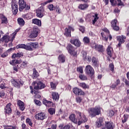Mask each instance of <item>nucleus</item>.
<instances>
[{
  "label": "nucleus",
  "instance_id": "obj_1",
  "mask_svg": "<svg viewBox=\"0 0 129 129\" xmlns=\"http://www.w3.org/2000/svg\"><path fill=\"white\" fill-rule=\"evenodd\" d=\"M76 115L77 116V119L75 118V114H71L69 118L71 120L73 121L74 123H78V125H80L81 123L83 122H86L87 121V118L85 116V115L83 113H81L79 111H76Z\"/></svg>",
  "mask_w": 129,
  "mask_h": 129
},
{
  "label": "nucleus",
  "instance_id": "obj_2",
  "mask_svg": "<svg viewBox=\"0 0 129 129\" xmlns=\"http://www.w3.org/2000/svg\"><path fill=\"white\" fill-rule=\"evenodd\" d=\"M89 116L91 117H95L96 115H99L101 113V108L99 106H96L94 108H90L88 109Z\"/></svg>",
  "mask_w": 129,
  "mask_h": 129
},
{
  "label": "nucleus",
  "instance_id": "obj_3",
  "mask_svg": "<svg viewBox=\"0 0 129 129\" xmlns=\"http://www.w3.org/2000/svg\"><path fill=\"white\" fill-rule=\"evenodd\" d=\"M19 10L20 12H23V10H24V9H25L26 11H29V10L31 9V6H30V5H27L24 0H19Z\"/></svg>",
  "mask_w": 129,
  "mask_h": 129
},
{
  "label": "nucleus",
  "instance_id": "obj_4",
  "mask_svg": "<svg viewBox=\"0 0 129 129\" xmlns=\"http://www.w3.org/2000/svg\"><path fill=\"white\" fill-rule=\"evenodd\" d=\"M11 83L13 84L14 87H16V88H20L21 86H23L24 85V81L21 79L11 80Z\"/></svg>",
  "mask_w": 129,
  "mask_h": 129
},
{
  "label": "nucleus",
  "instance_id": "obj_5",
  "mask_svg": "<svg viewBox=\"0 0 129 129\" xmlns=\"http://www.w3.org/2000/svg\"><path fill=\"white\" fill-rule=\"evenodd\" d=\"M32 85L34 87V89H43L46 87L45 84L43 83L42 82H33L32 83Z\"/></svg>",
  "mask_w": 129,
  "mask_h": 129
},
{
  "label": "nucleus",
  "instance_id": "obj_6",
  "mask_svg": "<svg viewBox=\"0 0 129 129\" xmlns=\"http://www.w3.org/2000/svg\"><path fill=\"white\" fill-rule=\"evenodd\" d=\"M85 72L87 75H89L90 77H93V75H94V70L90 65H88L86 67Z\"/></svg>",
  "mask_w": 129,
  "mask_h": 129
},
{
  "label": "nucleus",
  "instance_id": "obj_7",
  "mask_svg": "<svg viewBox=\"0 0 129 129\" xmlns=\"http://www.w3.org/2000/svg\"><path fill=\"white\" fill-rule=\"evenodd\" d=\"M67 49L71 55H73L74 57H76L77 56V51H75L74 47H73L72 45L69 44L67 47Z\"/></svg>",
  "mask_w": 129,
  "mask_h": 129
},
{
  "label": "nucleus",
  "instance_id": "obj_8",
  "mask_svg": "<svg viewBox=\"0 0 129 129\" xmlns=\"http://www.w3.org/2000/svg\"><path fill=\"white\" fill-rule=\"evenodd\" d=\"M45 10H44V8L43 7H39L36 11V16L38 18H43L44 17L45 13H44Z\"/></svg>",
  "mask_w": 129,
  "mask_h": 129
},
{
  "label": "nucleus",
  "instance_id": "obj_9",
  "mask_svg": "<svg viewBox=\"0 0 129 129\" xmlns=\"http://www.w3.org/2000/svg\"><path fill=\"white\" fill-rule=\"evenodd\" d=\"M125 39H126V37L123 35L117 36V40L119 42L117 47L118 48L121 47V44H123L125 42Z\"/></svg>",
  "mask_w": 129,
  "mask_h": 129
},
{
  "label": "nucleus",
  "instance_id": "obj_10",
  "mask_svg": "<svg viewBox=\"0 0 129 129\" xmlns=\"http://www.w3.org/2000/svg\"><path fill=\"white\" fill-rule=\"evenodd\" d=\"M34 117L37 120H44L46 118V114L41 112L35 115Z\"/></svg>",
  "mask_w": 129,
  "mask_h": 129
},
{
  "label": "nucleus",
  "instance_id": "obj_11",
  "mask_svg": "<svg viewBox=\"0 0 129 129\" xmlns=\"http://www.w3.org/2000/svg\"><path fill=\"white\" fill-rule=\"evenodd\" d=\"M111 26L114 31H118L119 30V27L118 26V24L117 23V20L114 19L112 20L111 22Z\"/></svg>",
  "mask_w": 129,
  "mask_h": 129
},
{
  "label": "nucleus",
  "instance_id": "obj_12",
  "mask_svg": "<svg viewBox=\"0 0 129 129\" xmlns=\"http://www.w3.org/2000/svg\"><path fill=\"white\" fill-rule=\"evenodd\" d=\"M70 43L73 45H74V46H76V47H80V45H81V42L78 39H71L70 40Z\"/></svg>",
  "mask_w": 129,
  "mask_h": 129
},
{
  "label": "nucleus",
  "instance_id": "obj_13",
  "mask_svg": "<svg viewBox=\"0 0 129 129\" xmlns=\"http://www.w3.org/2000/svg\"><path fill=\"white\" fill-rule=\"evenodd\" d=\"M73 91L76 95H83V94H84V92L82 91V90L78 88H74Z\"/></svg>",
  "mask_w": 129,
  "mask_h": 129
},
{
  "label": "nucleus",
  "instance_id": "obj_14",
  "mask_svg": "<svg viewBox=\"0 0 129 129\" xmlns=\"http://www.w3.org/2000/svg\"><path fill=\"white\" fill-rule=\"evenodd\" d=\"M92 48L96 49V50H97V51H98V52H103V46L102 45H98L95 43L93 44Z\"/></svg>",
  "mask_w": 129,
  "mask_h": 129
},
{
  "label": "nucleus",
  "instance_id": "obj_15",
  "mask_svg": "<svg viewBox=\"0 0 129 129\" xmlns=\"http://www.w3.org/2000/svg\"><path fill=\"white\" fill-rule=\"evenodd\" d=\"M12 12L14 15H17L18 13V5L15 3V2H12Z\"/></svg>",
  "mask_w": 129,
  "mask_h": 129
},
{
  "label": "nucleus",
  "instance_id": "obj_16",
  "mask_svg": "<svg viewBox=\"0 0 129 129\" xmlns=\"http://www.w3.org/2000/svg\"><path fill=\"white\" fill-rule=\"evenodd\" d=\"M12 105V104L8 103L5 108V113L9 114V113H11L12 112V108H11V106Z\"/></svg>",
  "mask_w": 129,
  "mask_h": 129
},
{
  "label": "nucleus",
  "instance_id": "obj_17",
  "mask_svg": "<svg viewBox=\"0 0 129 129\" xmlns=\"http://www.w3.org/2000/svg\"><path fill=\"white\" fill-rule=\"evenodd\" d=\"M22 18L25 20H31L33 18V14L32 13H27L22 15Z\"/></svg>",
  "mask_w": 129,
  "mask_h": 129
},
{
  "label": "nucleus",
  "instance_id": "obj_18",
  "mask_svg": "<svg viewBox=\"0 0 129 129\" xmlns=\"http://www.w3.org/2000/svg\"><path fill=\"white\" fill-rule=\"evenodd\" d=\"M17 105L20 107L21 110L23 111V110H25V104L21 100H18L17 101Z\"/></svg>",
  "mask_w": 129,
  "mask_h": 129
},
{
  "label": "nucleus",
  "instance_id": "obj_19",
  "mask_svg": "<svg viewBox=\"0 0 129 129\" xmlns=\"http://www.w3.org/2000/svg\"><path fill=\"white\" fill-rule=\"evenodd\" d=\"M51 96L52 99L55 101H58L59 100V94H58V93L53 92L51 93Z\"/></svg>",
  "mask_w": 129,
  "mask_h": 129
},
{
  "label": "nucleus",
  "instance_id": "obj_20",
  "mask_svg": "<svg viewBox=\"0 0 129 129\" xmlns=\"http://www.w3.org/2000/svg\"><path fill=\"white\" fill-rule=\"evenodd\" d=\"M107 54L110 57H112V51H113L112 47L110 46H108L107 49Z\"/></svg>",
  "mask_w": 129,
  "mask_h": 129
},
{
  "label": "nucleus",
  "instance_id": "obj_21",
  "mask_svg": "<svg viewBox=\"0 0 129 129\" xmlns=\"http://www.w3.org/2000/svg\"><path fill=\"white\" fill-rule=\"evenodd\" d=\"M32 23L33 24H35V25H37V26H38L39 27H41L42 25V22H41V20L37 19H34L32 20Z\"/></svg>",
  "mask_w": 129,
  "mask_h": 129
},
{
  "label": "nucleus",
  "instance_id": "obj_22",
  "mask_svg": "<svg viewBox=\"0 0 129 129\" xmlns=\"http://www.w3.org/2000/svg\"><path fill=\"white\" fill-rule=\"evenodd\" d=\"M43 103L47 107H51V106H53V104L52 101H49L47 100H44Z\"/></svg>",
  "mask_w": 129,
  "mask_h": 129
},
{
  "label": "nucleus",
  "instance_id": "obj_23",
  "mask_svg": "<svg viewBox=\"0 0 129 129\" xmlns=\"http://www.w3.org/2000/svg\"><path fill=\"white\" fill-rule=\"evenodd\" d=\"M23 52H18L17 53H14L13 54L12 58H21V57H23Z\"/></svg>",
  "mask_w": 129,
  "mask_h": 129
},
{
  "label": "nucleus",
  "instance_id": "obj_24",
  "mask_svg": "<svg viewBox=\"0 0 129 129\" xmlns=\"http://www.w3.org/2000/svg\"><path fill=\"white\" fill-rule=\"evenodd\" d=\"M15 50L13 48H11L7 50V51L2 53L1 54V56L2 58H6L8 56V52H11V51H13Z\"/></svg>",
  "mask_w": 129,
  "mask_h": 129
},
{
  "label": "nucleus",
  "instance_id": "obj_25",
  "mask_svg": "<svg viewBox=\"0 0 129 129\" xmlns=\"http://www.w3.org/2000/svg\"><path fill=\"white\" fill-rule=\"evenodd\" d=\"M17 22L19 25L21 26V27H23V26L25 25V21L23 18H19L17 19Z\"/></svg>",
  "mask_w": 129,
  "mask_h": 129
},
{
  "label": "nucleus",
  "instance_id": "obj_26",
  "mask_svg": "<svg viewBox=\"0 0 129 129\" xmlns=\"http://www.w3.org/2000/svg\"><path fill=\"white\" fill-rule=\"evenodd\" d=\"M1 41H2V42H5V43H8L10 41V36L8 35H5L2 38Z\"/></svg>",
  "mask_w": 129,
  "mask_h": 129
},
{
  "label": "nucleus",
  "instance_id": "obj_27",
  "mask_svg": "<svg viewBox=\"0 0 129 129\" xmlns=\"http://www.w3.org/2000/svg\"><path fill=\"white\" fill-rule=\"evenodd\" d=\"M89 6L87 4H81L79 6V9H80V10H86V9H87V8H88Z\"/></svg>",
  "mask_w": 129,
  "mask_h": 129
},
{
  "label": "nucleus",
  "instance_id": "obj_28",
  "mask_svg": "<svg viewBox=\"0 0 129 129\" xmlns=\"http://www.w3.org/2000/svg\"><path fill=\"white\" fill-rule=\"evenodd\" d=\"M64 35L66 36V37H71V31H70L69 28L65 29Z\"/></svg>",
  "mask_w": 129,
  "mask_h": 129
},
{
  "label": "nucleus",
  "instance_id": "obj_29",
  "mask_svg": "<svg viewBox=\"0 0 129 129\" xmlns=\"http://www.w3.org/2000/svg\"><path fill=\"white\" fill-rule=\"evenodd\" d=\"M79 86H80V87H82V88H83V89H86V88L88 89L89 88V86L86 85L85 83H80Z\"/></svg>",
  "mask_w": 129,
  "mask_h": 129
},
{
  "label": "nucleus",
  "instance_id": "obj_30",
  "mask_svg": "<svg viewBox=\"0 0 129 129\" xmlns=\"http://www.w3.org/2000/svg\"><path fill=\"white\" fill-rule=\"evenodd\" d=\"M39 76V73L38 72H37V70H36V69H33V73L32 75V77L33 79H35L37 78Z\"/></svg>",
  "mask_w": 129,
  "mask_h": 129
},
{
  "label": "nucleus",
  "instance_id": "obj_31",
  "mask_svg": "<svg viewBox=\"0 0 129 129\" xmlns=\"http://www.w3.org/2000/svg\"><path fill=\"white\" fill-rule=\"evenodd\" d=\"M26 45L25 44H20L16 46L17 49H25L26 50Z\"/></svg>",
  "mask_w": 129,
  "mask_h": 129
},
{
  "label": "nucleus",
  "instance_id": "obj_32",
  "mask_svg": "<svg viewBox=\"0 0 129 129\" xmlns=\"http://www.w3.org/2000/svg\"><path fill=\"white\" fill-rule=\"evenodd\" d=\"M29 45H31L33 50L38 47V42H29Z\"/></svg>",
  "mask_w": 129,
  "mask_h": 129
},
{
  "label": "nucleus",
  "instance_id": "obj_33",
  "mask_svg": "<svg viewBox=\"0 0 129 129\" xmlns=\"http://www.w3.org/2000/svg\"><path fill=\"white\" fill-rule=\"evenodd\" d=\"M92 62L93 65H94V66H97V64L98 63V60L97 59H96V58L95 57H92Z\"/></svg>",
  "mask_w": 129,
  "mask_h": 129
},
{
  "label": "nucleus",
  "instance_id": "obj_34",
  "mask_svg": "<svg viewBox=\"0 0 129 129\" xmlns=\"http://www.w3.org/2000/svg\"><path fill=\"white\" fill-rule=\"evenodd\" d=\"M58 60L60 62H61V63H64V62H65V56L63 54L60 55L58 56Z\"/></svg>",
  "mask_w": 129,
  "mask_h": 129
},
{
  "label": "nucleus",
  "instance_id": "obj_35",
  "mask_svg": "<svg viewBox=\"0 0 129 129\" xmlns=\"http://www.w3.org/2000/svg\"><path fill=\"white\" fill-rule=\"evenodd\" d=\"M2 24H8V19L5 16H2Z\"/></svg>",
  "mask_w": 129,
  "mask_h": 129
},
{
  "label": "nucleus",
  "instance_id": "obj_36",
  "mask_svg": "<svg viewBox=\"0 0 129 129\" xmlns=\"http://www.w3.org/2000/svg\"><path fill=\"white\" fill-rule=\"evenodd\" d=\"M114 115V111L112 110H110L108 111L107 116L108 117H112Z\"/></svg>",
  "mask_w": 129,
  "mask_h": 129
},
{
  "label": "nucleus",
  "instance_id": "obj_37",
  "mask_svg": "<svg viewBox=\"0 0 129 129\" xmlns=\"http://www.w3.org/2000/svg\"><path fill=\"white\" fill-rule=\"evenodd\" d=\"M26 50L28 51H33V48L32 47V45L30 44V43H28L26 44Z\"/></svg>",
  "mask_w": 129,
  "mask_h": 129
},
{
  "label": "nucleus",
  "instance_id": "obj_38",
  "mask_svg": "<svg viewBox=\"0 0 129 129\" xmlns=\"http://www.w3.org/2000/svg\"><path fill=\"white\" fill-rule=\"evenodd\" d=\"M93 17L94 18V19L93 20V25H95V23L97 22V20H98V15L97 14H95L94 16H93Z\"/></svg>",
  "mask_w": 129,
  "mask_h": 129
},
{
  "label": "nucleus",
  "instance_id": "obj_39",
  "mask_svg": "<svg viewBox=\"0 0 129 129\" xmlns=\"http://www.w3.org/2000/svg\"><path fill=\"white\" fill-rule=\"evenodd\" d=\"M128 118V115L124 114L122 118V122L124 123Z\"/></svg>",
  "mask_w": 129,
  "mask_h": 129
},
{
  "label": "nucleus",
  "instance_id": "obj_40",
  "mask_svg": "<svg viewBox=\"0 0 129 129\" xmlns=\"http://www.w3.org/2000/svg\"><path fill=\"white\" fill-rule=\"evenodd\" d=\"M57 84H58V83H53L52 82H50L51 88H52V89H56V87Z\"/></svg>",
  "mask_w": 129,
  "mask_h": 129
},
{
  "label": "nucleus",
  "instance_id": "obj_41",
  "mask_svg": "<svg viewBox=\"0 0 129 129\" xmlns=\"http://www.w3.org/2000/svg\"><path fill=\"white\" fill-rule=\"evenodd\" d=\"M17 128V126L16 125H7L5 126L4 129H16Z\"/></svg>",
  "mask_w": 129,
  "mask_h": 129
},
{
  "label": "nucleus",
  "instance_id": "obj_42",
  "mask_svg": "<svg viewBox=\"0 0 129 129\" xmlns=\"http://www.w3.org/2000/svg\"><path fill=\"white\" fill-rule=\"evenodd\" d=\"M100 120H101V118H99V120L96 122V125L97 126V127H100V126H101L102 121Z\"/></svg>",
  "mask_w": 129,
  "mask_h": 129
},
{
  "label": "nucleus",
  "instance_id": "obj_43",
  "mask_svg": "<svg viewBox=\"0 0 129 129\" xmlns=\"http://www.w3.org/2000/svg\"><path fill=\"white\" fill-rule=\"evenodd\" d=\"M79 78L81 80L85 81L87 80V77L84 75H80L79 76Z\"/></svg>",
  "mask_w": 129,
  "mask_h": 129
},
{
  "label": "nucleus",
  "instance_id": "obj_44",
  "mask_svg": "<svg viewBox=\"0 0 129 129\" xmlns=\"http://www.w3.org/2000/svg\"><path fill=\"white\" fill-rule=\"evenodd\" d=\"M36 37H38V34H36L33 32H32L29 36V38H30L31 39H34Z\"/></svg>",
  "mask_w": 129,
  "mask_h": 129
},
{
  "label": "nucleus",
  "instance_id": "obj_45",
  "mask_svg": "<svg viewBox=\"0 0 129 129\" xmlns=\"http://www.w3.org/2000/svg\"><path fill=\"white\" fill-rule=\"evenodd\" d=\"M101 36L102 37V40L107 41L108 40V36L106 37L105 34L103 33H101Z\"/></svg>",
  "mask_w": 129,
  "mask_h": 129
},
{
  "label": "nucleus",
  "instance_id": "obj_46",
  "mask_svg": "<svg viewBox=\"0 0 129 129\" xmlns=\"http://www.w3.org/2000/svg\"><path fill=\"white\" fill-rule=\"evenodd\" d=\"M55 111H56L55 108H50L48 109V112L51 114V115H53V114L55 113Z\"/></svg>",
  "mask_w": 129,
  "mask_h": 129
},
{
  "label": "nucleus",
  "instance_id": "obj_47",
  "mask_svg": "<svg viewBox=\"0 0 129 129\" xmlns=\"http://www.w3.org/2000/svg\"><path fill=\"white\" fill-rule=\"evenodd\" d=\"M83 42L85 44H88L90 42V39L88 37H85L83 39Z\"/></svg>",
  "mask_w": 129,
  "mask_h": 129
},
{
  "label": "nucleus",
  "instance_id": "obj_48",
  "mask_svg": "<svg viewBox=\"0 0 129 129\" xmlns=\"http://www.w3.org/2000/svg\"><path fill=\"white\" fill-rule=\"evenodd\" d=\"M109 67L110 70L112 71V72H114V65H113V63H111L110 64H109Z\"/></svg>",
  "mask_w": 129,
  "mask_h": 129
},
{
  "label": "nucleus",
  "instance_id": "obj_49",
  "mask_svg": "<svg viewBox=\"0 0 129 129\" xmlns=\"http://www.w3.org/2000/svg\"><path fill=\"white\" fill-rule=\"evenodd\" d=\"M39 31L40 30H39V29L37 28V27H36L33 28V30L32 32L35 33L36 35H38V34H39Z\"/></svg>",
  "mask_w": 129,
  "mask_h": 129
},
{
  "label": "nucleus",
  "instance_id": "obj_50",
  "mask_svg": "<svg viewBox=\"0 0 129 129\" xmlns=\"http://www.w3.org/2000/svg\"><path fill=\"white\" fill-rule=\"evenodd\" d=\"M47 8L50 11H54V5L53 4L48 5Z\"/></svg>",
  "mask_w": 129,
  "mask_h": 129
},
{
  "label": "nucleus",
  "instance_id": "obj_51",
  "mask_svg": "<svg viewBox=\"0 0 129 129\" xmlns=\"http://www.w3.org/2000/svg\"><path fill=\"white\" fill-rule=\"evenodd\" d=\"M28 64V63L27 61H26V60L24 61L22 63V67H24V68H25L26 67H27Z\"/></svg>",
  "mask_w": 129,
  "mask_h": 129
},
{
  "label": "nucleus",
  "instance_id": "obj_52",
  "mask_svg": "<svg viewBox=\"0 0 129 129\" xmlns=\"http://www.w3.org/2000/svg\"><path fill=\"white\" fill-rule=\"evenodd\" d=\"M19 31V30H16L12 35V40H14V39H15V38H16V35H17V33H18V32Z\"/></svg>",
  "mask_w": 129,
  "mask_h": 129
},
{
  "label": "nucleus",
  "instance_id": "obj_53",
  "mask_svg": "<svg viewBox=\"0 0 129 129\" xmlns=\"http://www.w3.org/2000/svg\"><path fill=\"white\" fill-rule=\"evenodd\" d=\"M26 122L29 124V125H30V126H32V125H33V123H32L31 119H30V118H27L26 119Z\"/></svg>",
  "mask_w": 129,
  "mask_h": 129
},
{
  "label": "nucleus",
  "instance_id": "obj_54",
  "mask_svg": "<svg viewBox=\"0 0 129 129\" xmlns=\"http://www.w3.org/2000/svg\"><path fill=\"white\" fill-rule=\"evenodd\" d=\"M34 102L36 104V105H38V106H41V105L42 104L41 101L38 100H34Z\"/></svg>",
  "mask_w": 129,
  "mask_h": 129
},
{
  "label": "nucleus",
  "instance_id": "obj_55",
  "mask_svg": "<svg viewBox=\"0 0 129 129\" xmlns=\"http://www.w3.org/2000/svg\"><path fill=\"white\" fill-rule=\"evenodd\" d=\"M77 71L80 72V73H83V68L80 67L77 68Z\"/></svg>",
  "mask_w": 129,
  "mask_h": 129
},
{
  "label": "nucleus",
  "instance_id": "obj_56",
  "mask_svg": "<svg viewBox=\"0 0 129 129\" xmlns=\"http://www.w3.org/2000/svg\"><path fill=\"white\" fill-rule=\"evenodd\" d=\"M76 101L78 103H80V102L82 101V98H81L80 97H78L76 98Z\"/></svg>",
  "mask_w": 129,
  "mask_h": 129
},
{
  "label": "nucleus",
  "instance_id": "obj_57",
  "mask_svg": "<svg viewBox=\"0 0 129 129\" xmlns=\"http://www.w3.org/2000/svg\"><path fill=\"white\" fill-rule=\"evenodd\" d=\"M55 9L56 12H58V14L61 13V11H60V8H59V6H55Z\"/></svg>",
  "mask_w": 129,
  "mask_h": 129
},
{
  "label": "nucleus",
  "instance_id": "obj_58",
  "mask_svg": "<svg viewBox=\"0 0 129 129\" xmlns=\"http://www.w3.org/2000/svg\"><path fill=\"white\" fill-rule=\"evenodd\" d=\"M0 88H1L2 89L7 88V87L6 86V84L5 83L1 84L0 85Z\"/></svg>",
  "mask_w": 129,
  "mask_h": 129
},
{
  "label": "nucleus",
  "instance_id": "obj_59",
  "mask_svg": "<svg viewBox=\"0 0 129 129\" xmlns=\"http://www.w3.org/2000/svg\"><path fill=\"white\" fill-rule=\"evenodd\" d=\"M79 30L82 32V33H84V32H85V28L83 26H82L80 28Z\"/></svg>",
  "mask_w": 129,
  "mask_h": 129
},
{
  "label": "nucleus",
  "instance_id": "obj_60",
  "mask_svg": "<svg viewBox=\"0 0 129 129\" xmlns=\"http://www.w3.org/2000/svg\"><path fill=\"white\" fill-rule=\"evenodd\" d=\"M118 2V6H124L123 3L121 2V0H117Z\"/></svg>",
  "mask_w": 129,
  "mask_h": 129
},
{
  "label": "nucleus",
  "instance_id": "obj_61",
  "mask_svg": "<svg viewBox=\"0 0 129 129\" xmlns=\"http://www.w3.org/2000/svg\"><path fill=\"white\" fill-rule=\"evenodd\" d=\"M6 93L4 91H1L0 93V97H2V98L5 96Z\"/></svg>",
  "mask_w": 129,
  "mask_h": 129
},
{
  "label": "nucleus",
  "instance_id": "obj_62",
  "mask_svg": "<svg viewBox=\"0 0 129 129\" xmlns=\"http://www.w3.org/2000/svg\"><path fill=\"white\" fill-rule=\"evenodd\" d=\"M51 129H56L57 128V125L55 124H52L51 126ZM47 129H51L50 128H48Z\"/></svg>",
  "mask_w": 129,
  "mask_h": 129
},
{
  "label": "nucleus",
  "instance_id": "obj_63",
  "mask_svg": "<svg viewBox=\"0 0 129 129\" xmlns=\"http://www.w3.org/2000/svg\"><path fill=\"white\" fill-rule=\"evenodd\" d=\"M103 31L105 32L106 34H107V35H109V30H108V29L105 28L104 29Z\"/></svg>",
  "mask_w": 129,
  "mask_h": 129
},
{
  "label": "nucleus",
  "instance_id": "obj_64",
  "mask_svg": "<svg viewBox=\"0 0 129 129\" xmlns=\"http://www.w3.org/2000/svg\"><path fill=\"white\" fill-rule=\"evenodd\" d=\"M124 82H125V84L127 85V86H129V81L127 80H125Z\"/></svg>",
  "mask_w": 129,
  "mask_h": 129
}]
</instances>
